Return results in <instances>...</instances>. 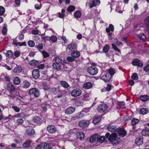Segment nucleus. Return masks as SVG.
Returning a JSON list of instances; mask_svg holds the SVG:
<instances>
[{"label": "nucleus", "instance_id": "f257e3e1", "mask_svg": "<svg viewBox=\"0 0 149 149\" xmlns=\"http://www.w3.org/2000/svg\"><path fill=\"white\" fill-rule=\"evenodd\" d=\"M105 139L104 136H100L99 134H96L90 138L89 141L91 143H96L98 145L103 143Z\"/></svg>", "mask_w": 149, "mask_h": 149}, {"label": "nucleus", "instance_id": "f03ea898", "mask_svg": "<svg viewBox=\"0 0 149 149\" xmlns=\"http://www.w3.org/2000/svg\"><path fill=\"white\" fill-rule=\"evenodd\" d=\"M108 140L113 144H117L120 141V139L117 137L116 133H112L109 137Z\"/></svg>", "mask_w": 149, "mask_h": 149}, {"label": "nucleus", "instance_id": "7ed1b4c3", "mask_svg": "<svg viewBox=\"0 0 149 149\" xmlns=\"http://www.w3.org/2000/svg\"><path fill=\"white\" fill-rule=\"evenodd\" d=\"M29 94L31 96H34L36 97H38L40 95L39 90L36 88L30 89L28 92Z\"/></svg>", "mask_w": 149, "mask_h": 149}, {"label": "nucleus", "instance_id": "20e7f679", "mask_svg": "<svg viewBox=\"0 0 149 149\" xmlns=\"http://www.w3.org/2000/svg\"><path fill=\"white\" fill-rule=\"evenodd\" d=\"M87 71L90 74L92 75H94L97 73L98 70L97 68L95 66H92L88 68Z\"/></svg>", "mask_w": 149, "mask_h": 149}, {"label": "nucleus", "instance_id": "39448f33", "mask_svg": "<svg viewBox=\"0 0 149 149\" xmlns=\"http://www.w3.org/2000/svg\"><path fill=\"white\" fill-rule=\"evenodd\" d=\"M36 149H51V147L49 144L44 143L38 145Z\"/></svg>", "mask_w": 149, "mask_h": 149}, {"label": "nucleus", "instance_id": "423d86ee", "mask_svg": "<svg viewBox=\"0 0 149 149\" xmlns=\"http://www.w3.org/2000/svg\"><path fill=\"white\" fill-rule=\"evenodd\" d=\"M82 92V91L79 89H75L73 90L71 92L72 96L74 97H77L80 96Z\"/></svg>", "mask_w": 149, "mask_h": 149}, {"label": "nucleus", "instance_id": "0eeeda50", "mask_svg": "<svg viewBox=\"0 0 149 149\" xmlns=\"http://www.w3.org/2000/svg\"><path fill=\"white\" fill-rule=\"evenodd\" d=\"M107 109L108 107L107 105L104 104H102L100 105L97 108V110L100 112H105Z\"/></svg>", "mask_w": 149, "mask_h": 149}, {"label": "nucleus", "instance_id": "6e6552de", "mask_svg": "<svg viewBox=\"0 0 149 149\" xmlns=\"http://www.w3.org/2000/svg\"><path fill=\"white\" fill-rule=\"evenodd\" d=\"M47 130L50 133L53 134L56 132V128L54 126L50 125L47 127Z\"/></svg>", "mask_w": 149, "mask_h": 149}, {"label": "nucleus", "instance_id": "1a4fd4ad", "mask_svg": "<svg viewBox=\"0 0 149 149\" xmlns=\"http://www.w3.org/2000/svg\"><path fill=\"white\" fill-rule=\"evenodd\" d=\"M89 123L88 121L82 120L79 121V125L81 127H85L88 126Z\"/></svg>", "mask_w": 149, "mask_h": 149}, {"label": "nucleus", "instance_id": "9d476101", "mask_svg": "<svg viewBox=\"0 0 149 149\" xmlns=\"http://www.w3.org/2000/svg\"><path fill=\"white\" fill-rule=\"evenodd\" d=\"M132 64L134 65L141 67L143 66V64L140 62V60L136 58L134 59L132 62Z\"/></svg>", "mask_w": 149, "mask_h": 149}, {"label": "nucleus", "instance_id": "9b49d317", "mask_svg": "<svg viewBox=\"0 0 149 149\" xmlns=\"http://www.w3.org/2000/svg\"><path fill=\"white\" fill-rule=\"evenodd\" d=\"M7 89L10 93H11L12 92L15 90V88L13 84L9 83L7 84Z\"/></svg>", "mask_w": 149, "mask_h": 149}, {"label": "nucleus", "instance_id": "f8f14e48", "mask_svg": "<svg viewBox=\"0 0 149 149\" xmlns=\"http://www.w3.org/2000/svg\"><path fill=\"white\" fill-rule=\"evenodd\" d=\"M111 77V76L108 73H107L103 75L101 79L105 82H108L110 80Z\"/></svg>", "mask_w": 149, "mask_h": 149}, {"label": "nucleus", "instance_id": "ddd939ff", "mask_svg": "<svg viewBox=\"0 0 149 149\" xmlns=\"http://www.w3.org/2000/svg\"><path fill=\"white\" fill-rule=\"evenodd\" d=\"M33 77L35 79H38L40 77L39 71L38 69H34L32 72Z\"/></svg>", "mask_w": 149, "mask_h": 149}, {"label": "nucleus", "instance_id": "4468645a", "mask_svg": "<svg viewBox=\"0 0 149 149\" xmlns=\"http://www.w3.org/2000/svg\"><path fill=\"white\" fill-rule=\"evenodd\" d=\"M77 45L75 43H71L67 46L66 50L68 49L69 51H72L73 49H76L77 48Z\"/></svg>", "mask_w": 149, "mask_h": 149}, {"label": "nucleus", "instance_id": "2eb2a0df", "mask_svg": "<svg viewBox=\"0 0 149 149\" xmlns=\"http://www.w3.org/2000/svg\"><path fill=\"white\" fill-rule=\"evenodd\" d=\"M100 3L99 0H93L92 1V3H89V6L91 8L96 5H98Z\"/></svg>", "mask_w": 149, "mask_h": 149}, {"label": "nucleus", "instance_id": "dca6fc26", "mask_svg": "<svg viewBox=\"0 0 149 149\" xmlns=\"http://www.w3.org/2000/svg\"><path fill=\"white\" fill-rule=\"evenodd\" d=\"M75 110V109L74 107H69L65 110V113L68 115L71 114L74 112Z\"/></svg>", "mask_w": 149, "mask_h": 149}, {"label": "nucleus", "instance_id": "f3484780", "mask_svg": "<svg viewBox=\"0 0 149 149\" xmlns=\"http://www.w3.org/2000/svg\"><path fill=\"white\" fill-rule=\"evenodd\" d=\"M118 134L120 136L123 137L126 134L125 131L123 129H120L118 131Z\"/></svg>", "mask_w": 149, "mask_h": 149}, {"label": "nucleus", "instance_id": "a211bd4d", "mask_svg": "<svg viewBox=\"0 0 149 149\" xmlns=\"http://www.w3.org/2000/svg\"><path fill=\"white\" fill-rule=\"evenodd\" d=\"M93 86L92 83L90 82H87L85 83L83 85L84 88L86 89H89L91 88Z\"/></svg>", "mask_w": 149, "mask_h": 149}, {"label": "nucleus", "instance_id": "6ab92c4d", "mask_svg": "<svg viewBox=\"0 0 149 149\" xmlns=\"http://www.w3.org/2000/svg\"><path fill=\"white\" fill-rule=\"evenodd\" d=\"M26 133L29 135H33L35 133L34 130L32 128H28L26 129Z\"/></svg>", "mask_w": 149, "mask_h": 149}, {"label": "nucleus", "instance_id": "aec40b11", "mask_svg": "<svg viewBox=\"0 0 149 149\" xmlns=\"http://www.w3.org/2000/svg\"><path fill=\"white\" fill-rule=\"evenodd\" d=\"M76 137L77 139H81L84 137V133L82 132H77L76 133Z\"/></svg>", "mask_w": 149, "mask_h": 149}, {"label": "nucleus", "instance_id": "412c9836", "mask_svg": "<svg viewBox=\"0 0 149 149\" xmlns=\"http://www.w3.org/2000/svg\"><path fill=\"white\" fill-rule=\"evenodd\" d=\"M31 141L30 140H28L26 141L23 144V147L25 148H28L31 147Z\"/></svg>", "mask_w": 149, "mask_h": 149}, {"label": "nucleus", "instance_id": "4be33fe9", "mask_svg": "<svg viewBox=\"0 0 149 149\" xmlns=\"http://www.w3.org/2000/svg\"><path fill=\"white\" fill-rule=\"evenodd\" d=\"M33 120L34 123L38 124H40L42 121L40 117L38 116H36L34 117Z\"/></svg>", "mask_w": 149, "mask_h": 149}, {"label": "nucleus", "instance_id": "5701e85b", "mask_svg": "<svg viewBox=\"0 0 149 149\" xmlns=\"http://www.w3.org/2000/svg\"><path fill=\"white\" fill-rule=\"evenodd\" d=\"M72 56L74 58H77L79 57L80 55V53L79 52L77 51H74L71 53Z\"/></svg>", "mask_w": 149, "mask_h": 149}, {"label": "nucleus", "instance_id": "b1692460", "mask_svg": "<svg viewBox=\"0 0 149 149\" xmlns=\"http://www.w3.org/2000/svg\"><path fill=\"white\" fill-rule=\"evenodd\" d=\"M60 84L61 86L65 88H67L70 87V85L68 83L65 81H61Z\"/></svg>", "mask_w": 149, "mask_h": 149}, {"label": "nucleus", "instance_id": "393cba45", "mask_svg": "<svg viewBox=\"0 0 149 149\" xmlns=\"http://www.w3.org/2000/svg\"><path fill=\"white\" fill-rule=\"evenodd\" d=\"M52 66L54 69L58 71L60 70L61 69V67L59 63H54L52 65Z\"/></svg>", "mask_w": 149, "mask_h": 149}, {"label": "nucleus", "instance_id": "a878e982", "mask_svg": "<svg viewBox=\"0 0 149 149\" xmlns=\"http://www.w3.org/2000/svg\"><path fill=\"white\" fill-rule=\"evenodd\" d=\"M141 133L142 135L143 136H149V129L146 128L144 129L141 131Z\"/></svg>", "mask_w": 149, "mask_h": 149}, {"label": "nucleus", "instance_id": "bb28decb", "mask_svg": "<svg viewBox=\"0 0 149 149\" xmlns=\"http://www.w3.org/2000/svg\"><path fill=\"white\" fill-rule=\"evenodd\" d=\"M143 138H136L135 140L136 143L138 146L142 145L143 143Z\"/></svg>", "mask_w": 149, "mask_h": 149}, {"label": "nucleus", "instance_id": "cd10ccee", "mask_svg": "<svg viewBox=\"0 0 149 149\" xmlns=\"http://www.w3.org/2000/svg\"><path fill=\"white\" fill-rule=\"evenodd\" d=\"M108 128V130L111 132H113L117 130V128L115 126L113 125H109Z\"/></svg>", "mask_w": 149, "mask_h": 149}, {"label": "nucleus", "instance_id": "c85d7f7f", "mask_svg": "<svg viewBox=\"0 0 149 149\" xmlns=\"http://www.w3.org/2000/svg\"><path fill=\"white\" fill-rule=\"evenodd\" d=\"M22 68L19 66H17L14 69V72L16 73H19L22 70Z\"/></svg>", "mask_w": 149, "mask_h": 149}, {"label": "nucleus", "instance_id": "c756f323", "mask_svg": "<svg viewBox=\"0 0 149 149\" xmlns=\"http://www.w3.org/2000/svg\"><path fill=\"white\" fill-rule=\"evenodd\" d=\"M106 31L107 33H109L110 31L113 32L114 31V26L113 25L110 24L109 25V27L106 29Z\"/></svg>", "mask_w": 149, "mask_h": 149}, {"label": "nucleus", "instance_id": "7c9ffc66", "mask_svg": "<svg viewBox=\"0 0 149 149\" xmlns=\"http://www.w3.org/2000/svg\"><path fill=\"white\" fill-rule=\"evenodd\" d=\"M149 99V97L147 95L141 96L140 99L142 101L145 102L147 101Z\"/></svg>", "mask_w": 149, "mask_h": 149}, {"label": "nucleus", "instance_id": "2f4dec72", "mask_svg": "<svg viewBox=\"0 0 149 149\" xmlns=\"http://www.w3.org/2000/svg\"><path fill=\"white\" fill-rule=\"evenodd\" d=\"M101 120V118L100 116H97L94 118V120L93 121V123L95 125L97 124Z\"/></svg>", "mask_w": 149, "mask_h": 149}, {"label": "nucleus", "instance_id": "473e14b6", "mask_svg": "<svg viewBox=\"0 0 149 149\" xmlns=\"http://www.w3.org/2000/svg\"><path fill=\"white\" fill-rule=\"evenodd\" d=\"M20 83V80L18 77H15L13 80V83L16 85H19Z\"/></svg>", "mask_w": 149, "mask_h": 149}, {"label": "nucleus", "instance_id": "72a5a7b5", "mask_svg": "<svg viewBox=\"0 0 149 149\" xmlns=\"http://www.w3.org/2000/svg\"><path fill=\"white\" fill-rule=\"evenodd\" d=\"M24 88H29L30 86V84L27 81H24L23 83Z\"/></svg>", "mask_w": 149, "mask_h": 149}, {"label": "nucleus", "instance_id": "f704fd0d", "mask_svg": "<svg viewBox=\"0 0 149 149\" xmlns=\"http://www.w3.org/2000/svg\"><path fill=\"white\" fill-rule=\"evenodd\" d=\"M6 56L8 58H11L13 55V52L10 50L8 51L6 54Z\"/></svg>", "mask_w": 149, "mask_h": 149}, {"label": "nucleus", "instance_id": "c9c22d12", "mask_svg": "<svg viewBox=\"0 0 149 149\" xmlns=\"http://www.w3.org/2000/svg\"><path fill=\"white\" fill-rule=\"evenodd\" d=\"M148 112V110L145 108H142L140 110V113L142 114H145Z\"/></svg>", "mask_w": 149, "mask_h": 149}, {"label": "nucleus", "instance_id": "e433bc0d", "mask_svg": "<svg viewBox=\"0 0 149 149\" xmlns=\"http://www.w3.org/2000/svg\"><path fill=\"white\" fill-rule=\"evenodd\" d=\"M55 63L60 64L63 62L62 59L58 57H56L55 58Z\"/></svg>", "mask_w": 149, "mask_h": 149}, {"label": "nucleus", "instance_id": "4c0bfd02", "mask_svg": "<svg viewBox=\"0 0 149 149\" xmlns=\"http://www.w3.org/2000/svg\"><path fill=\"white\" fill-rule=\"evenodd\" d=\"M74 15L75 17L77 18L80 17L81 13L79 11H77L74 13Z\"/></svg>", "mask_w": 149, "mask_h": 149}, {"label": "nucleus", "instance_id": "58836bf2", "mask_svg": "<svg viewBox=\"0 0 149 149\" xmlns=\"http://www.w3.org/2000/svg\"><path fill=\"white\" fill-rule=\"evenodd\" d=\"M108 72L110 75L111 76V77L115 73V70L113 68L109 69L108 70Z\"/></svg>", "mask_w": 149, "mask_h": 149}, {"label": "nucleus", "instance_id": "ea45409f", "mask_svg": "<svg viewBox=\"0 0 149 149\" xmlns=\"http://www.w3.org/2000/svg\"><path fill=\"white\" fill-rule=\"evenodd\" d=\"M109 49V46L107 45H106L103 48V50L104 53H107L108 52Z\"/></svg>", "mask_w": 149, "mask_h": 149}, {"label": "nucleus", "instance_id": "a19ab883", "mask_svg": "<svg viewBox=\"0 0 149 149\" xmlns=\"http://www.w3.org/2000/svg\"><path fill=\"white\" fill-rule=\"evenodd\" d=\"M139 38L142 40H145L146 39V37L145 35L143 33L140 34L139 36Z\"/></svg>", "mask_w": 149, "mask_h": 149}, {"label": "nucleus", "instance_id": "79ce46f5", "mask_svg": "<svg viewBox=\"0 0 149 149\" xmlns=\"http://www.w3.org/2000/svg\"><path fill=\"white\" fill-rule=\"evenodd\" d=\"M38 61H36L34 60H33L31 61L29 63L31 66H34L37 65L38 63Z\"/></svg>", "mask_w": 149, "mask_h": 149}, {"label": "nucleus", "instance_id": "37998d69", "mask_svg": "<svg viewBox=\"0 0 149 149\" xmlns=\"http://www.w3.org/2000/svg\"><path fill=\"white\" fill-rule=\"evenodd\" d=\"M75 8V7L74 6H70L68 8L67 10L69 12H72L74 10Z\"/></svg>", "mask_w": 149, "mask_h": 149}, {"label": "nucleus", "instance_id": "c03bdc74", "mask_svg": "<svg viewBox=\"0 0 149 149\" xmlns=\"http://www.w3.org/2000/svg\"><path fill=\"white\" fill-rule=\"evenodd\" d=\"M139 122V120L137 119L134 118L132 119L131 121V124L132 125H135Z\"/></svg>", "mask_w": 149, "mask_h": 149}, {"label": "nucleus", "instance_id": "a18cd8bd", "mask_svg": "<svg viewBox=\"0 0 149 149\" xmlns=\"http://www.w3.org/2000/svg\"><path fill=\"white\" fill-rule=\"evenodd\" d=\"M28 45L31 47H33L35 45V43L33 40H30L28 42Z\"/></svg>", "mask_w": 149, "mask_h": 149}, {"label": "nucleus", "instance_id": "49530a36", "mask_svg": "<svg viewBox=\"0 0 149 149\" xmlns=\"http://www.w3.org/2000/svg\"><path fill=\"white\" fill-rule=\"evenodd\" d=\"M36 47L38 50H40L43 49V46L42 44L39 43L38 45H36Z\"/></svg>", "mask_w": 149, "mask_h": 149}, {"label": "nucleus", "instance_id": "de8ad7c7", "mask_svg": "<svg viewBox=\"0 0 149 149\" xmlns=\"http://www.w3.org/2000/svg\"><path fill=\"white\" fill-rule=\"evenodd\" d=\"M131 78L133 80H136L138 79V76L136 73H134L132 75Z\"/></svg>", "mask_w": 149, "mask_h": 149}, {"label": "nucleus", "instance_id": "09e8293b", "mask_svg": "<svg viewBox=\"0 0 149 149\" xmlns=\"http://www.w3.org/2000/svg\"><path fill=\"white\" fill-rule=\"evenodd\" d=\"M5 12V8L2 6H0V15H2Z\"/></svg>", "mask_w": 149, "mask_h": 149}, {"label": "nucleus", "instance_id": "8fccbe9b", "mask_svg": "<svg viewBox=\"0 0 149 149\" xmlns=\"http://www.w3.org/2000/svg\"><path fill=\"white\" fill-rule=\"evenodd\" d=\"M84 114H83V112L81 111L79 113V114L77 115L75 118L76 119H80L82 118Z\"/></svg>", "mask_w": 149, "mask_h": 149}, {"label": "nucleus", "instance_id": "3c124183", "mask_svg": "<svg viewBox=\"0 0 149 149\" xmlns=\"http://www.w3.org/2000/svg\"><path fill=\"white\" fill-rule=\"evenodd\" d=\"M145 24L147 27H149V16L146 18Z\"/></svg>", "mask_w": 149, "mask_h": 149}, {"label": "nucleus", "instance_id": "603ef678", "mask_svg": "<svg viewBox=\"0 0 149 149\" xmlns=\"http://www.w3.org/2000/svg\"><path fill=\"white\" fill-rule=\"evenodd\" d=\"M65 10L63 9H62L61 10V13H59V17L60 18H63L64 17V13H65Z\"/></svg>", "mask_w": 149, "mask_h": 149}, {"label": "nucleus", "instance_id": "864d4df0", "mask_svg": "<svg viewBox=\"0 0 149 149\" xmlns=\"http://www.w3.org/2000/svg\"><path fill=\"white\" fill-rule=\"evenodd\" d=\"M41 4L39 2L35 5V7L36 9L37 10L40 9L41 7Z\"/></svg>", "mask_w": 149, "mask_h": 149}, {"label": "nucleus", "instance_id": "5fc2aeb1", "mask_svg": "<svg viewBox=\"0 0 149 149\" xmlns=\"http://www.w3.org/2000/svg\"><path fill=\"white\" fill-rule=\"evenodd\" d=\"M42 53L44 57L47 58L49 56V55L48 53L47 52H46L44 51H43L42 52Z\"/></svg>", "mask_w": 149, "mask_h": 149}, {"label": "nucleus", "instance_id": "6e6d98bb", "mask_svg": "<svg viewBox=\"0 0 149 149\" xmlns=\"http://www.w3.org/2000/svg\"><path fill=\"white\" fill-rule=\"evenodd\" d=\"M12 108L16 112H19L20 111V109L16 106H13Z\"/></svg>", "mask_w": 149, "mask_h": 149}, {"label": "nucleus", "instance_id": "4d7b16f0", "mask_svg": "<svg viewBox=\"0 0 149 149\" xmlns=\"http://www.w3.org/2000/svg\"><path fill=\"white\" fill-rule=\"evenodd\" d=\"M56 37L55 36H52L50 37V40L53 42H55L57 40Z\"/></svg>", "mask_w": 149, "mask_h": 149}, {"label": "nucleus", "instance_id": "13d9d810", "mask_svg": "<svg viewBox=\"0 0 149 149\" xmlns=\"http://www.w3.org/2000/svg\"><path fill=\"white\" fill-rule=\"evenodd\" d=\"M23 122V120L21 118L18 119L17 120V123L18 125H22Z\"/></svg>", "mask_w": 149, "mask_h": 149}, {"label": "nucleus", "instance_id": "bf43d9fd", "mask_svg": "<svg viewBox=\"0 0 149 149\" xmlns=\"http://www.w3.org/2000/svg\"><path fill=\"white\" fill-rule=\"evenodd\" d=\"M67 60L69 62H72L74 60V59L72 56H69L67 58Z\"/></svg>", "mask_w": 149, "mask_h": 149}, {"label": "nucleus", "instance_id": "052dcab7", "mask_svg": "<svg viewBox=\"0 0 149 149\" xmlns=\"http://www.w3.org/2000/svg\"><path fill=\"white\" fill-rule=\"evenodd\" d=\"M111 45L112 46V47L116 51H117L118 52H120V50L117 48V46L115 45L113 43H112V44Z\"/></svg>", "mask_w": 149, "mask_h": 149}, {"label": "nucleus", "instance_id": "680f3d73", "mask_svg": "<svg viewBox=\"0 0 149 149\" xmlns=\"http://www.w3.org/2000/svg\"><path fill=\"white\" fill-rule=\"evenodd\" d=\"M112 86L109 84H107V86L106 87L105 90L106 91H109L111 89Z\"/></svg>", "mask_w": 149, "mask_h": 149}, {"label": "nucleus", "instance_id": "e2e57ef3", "mask_svg": "<svg viewBox=\"0 0 149 149\" xmlns=\"http://www.w3.org/2000/svg\"><path fill=\"white\" fill-rule=\"evenodd\" d=\"M83 102L81 100H78L76 101L75 104L77 105L81 106L83 104Z\"/></svg>", "mask_w": 149, "mask_h": 149}, {"label": "nucleus", "instance_id": "0e129e2a", "mask_svg": "<svg viewBox=\"0 0 149 149\" xmlns=\"http://www.w3.org/2000/svg\"><path fill=\"white\" fill-rule=\"evenodd\" d=\"M118 105L121 108H125L124 103L123 102H119L118 103Z\"/></svg>", "mask_w": 149, "mask_h": 149}, {"label": "nucleus", "instance_id": "69168bd1", "mask_svg": "<svg viewBox=\"0 0 149 149\" xmlns=\"http://www.w3.org/2000/svg\"><path fill=\"white\" fill-rule=\"evenodd\" d=\"M42 85L44 87V89L45 90H47L49 89V88L47 87V84L45 82H44L42 84Z\"/></svg>", "mask_w": 149, "mask_h": 149}, {"label": "nucleus", "instance_id": "338daca9", "mask_svg": "<svg viewBox=\"0 0 149 149\" xmlns=\"http://www.w3.org/2000/svg\"><path fill=\"white\" fill-rule=\"evenodd\" d=\"M7 29L5 27H3L2 30V33L3 35H6L7 33Z\"/></svg>", "mask_w": 149, "mask_h": 149}, {"label": "nucleus", "instance_id": "774afa93", "mask_svg": "<svg viewBox=\"0 0 149 149\" xmlns=\"http://www.w3.org/2000/svg\"><path fill=\"white\" fill-rule=\"evenodd\" d=\"M143 69L146 72L149 71V64L147 65L146 66L144 67Z\"/></svg>", "mask_w": 149, "mask_h": 149}]
</instances>
